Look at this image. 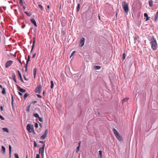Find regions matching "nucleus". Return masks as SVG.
Wrapping results in <instances>:
<instances>
[{
    "instance_id": "f257e3e1",
    "label": "nucleus",
    "mask_w": 158,
    "mask_h": 158,
    "mask_svg": "<svg viewBox=\"0 0 158 158\" xmlns=\"http://www.w3.org/2000/svg\"><path fill=\"white\" fill-rule=\"evenodd\" d=\"M150 43L151 45L152 49L153 50H155L157 49V44L155 38H154V36L152 35L151 37L150 40Z\"/></svg>"
},
{
    "instance_id": "f03ea898",
    "label": "nucleus",
    "mask_w": 158,
    "mask_h": 158,
    "mask_svg": "<svg viewBox=\"0 0 158 158\" xmlns=\"http://www.w3.org/2000/svg\"><path fill=\"white\" fill-rule=\"evenodd\" d=\"M122 7L123 10L126 13V14H127L128 12V4L125 1L123 2Z\"/></svg>"
},
{
    "instance_id": "7ed1b4c3",
    "label": "nucleus",
    "mask_w": 158,
    "mask_h": 158,
    "mask_svg": "<svg viewBox=\"0 0 158 158\" xmlns=\"http://www.w3.org/2000/svg\"><path fill=\"white\" fill-rule=\"evenodd\" d=\"M27 129L28 131L31 133L34 131L33 126L32 124H28L27 126Z\"/></svg>"
},
{
    "instance_id": "20e7f679",
    "label": "nucleus",
    "mask_w": 158,
    "mask_h": 158,
    "mask_svg": "<svg viewBox=\"0 0 158 158\" xmlns=\"http://www.w3.org/2000/svg\"><path fill=\"white\" fill-rule=\"evenodd\" d=\"M41 87L40 85H37L35 90V92L40 94L41 92Z\"/></svg>"
},
{
    "instance_id": "39448f33",
    "label": "nucleus",
    "mask_w": 158,
    "mask_h": 158,
    "mask_svg": "<svg viewBox=\"0 0 158 158\" xmlns=\"http://www.w3.org/2000/svg\"><path fill=\"white\" fill-rule=\"evenodd\" d=\"M48 133V130L46 129L45 130L44 133L40 137V139L43 140L45 139L47 137Z\"/></svg>"
},
{
    "instance_id": "423d86ee",
    "label": "nucleus",
    "mask_w": 158,
    "mask_h": 158,
    "mask_svg": "<svg viewBox=\"0 0 158 158\" xmlns=\"http://www.w3.org/2000/svg\"><path fill=\"white\" fill-rule=\"evenodd\" d=\"M85 41V39L84 37H82L81 39L79 46L80 47H82L84 44Z\"/></svg>"
},
{
    "instance_id": "0eeeda50",
    "label": "nucleus",
    "mask_w": 158,
    "mask_h": 158,
    "mask_svg": "<svg viewBox=\"0 0 158 158\" xmlns=\"http://www.w3.org/2000/svg\"><path fill=\"white\" fill-rule=\"evenodd\" d=\"M13 61L11 60H9L7 61L5 64V67L6 68H8L13 63Z\"/></svg>"
},
{
    "instance_id": "6e6552de",
    "label": "nucleus",
    "mask_w": 158,
    "mask_h": 158,
    "mask_svg": "<svg viewBox=\"0 0 158 158\" xmlns=\"http://www.w3.org/2000/svg\"><path fill=\"white\" fill-rule=\"evenodd\" d=\"M17 88L19 89V90L22 93H24L26 91L25 89L21 88V87L19 86L18 85H16Z\"/></svg>"
},
{
    "instance_id": "1a4fd4ad",
    "label": "nucleus",
    "mask_w": 158,
    "mask_h": 158,
    "mask_svg": "<svg viewBox=\"0 0 158 158\" xmlns=\"http://www.w3.org/2000/svg\"><path fill=\"white\" fill-rule=\"evenodd\" d=\"M17 72H18V77H19V79L23 83L24 82V81H23V78H22V76H21V74L20 72V71H19V70H18L17 71Z\"/></svg>"
},
{
    "instance_id": "9d476101",
    "label": "nucleus",
    "mask_w": 158,
    "mask_h": 158,
    "mask_svg": "<svg viewBox=\"0 0 158 158\" xmlns=\"http://www.w3.org/2000/svg\"><path fill=\"white\" fill-rule=\"evenodd\" d=\"M116 138L118 139V140L119 141H122L123 140V138L121 137V136L118 134H117V135H115Z\"/></svg>"
},
{
    "instance_id": "9b49d317",
    "label": "nucleus",
    "mask_w": 158,
    "mask_h": 158,
    "mask_svg": "<svg viewBox=\"0 0 158 158\" xmlns=\"http://www.w3.org/2000/svg\"><path fill=\"white\" fill-rule=\"evenodd\" d=\"M30 21H31V23L33 24H34V26L35 27H37V24H36V22L35 20V19H33V18L31 19H30Z\"/></svg>"
},
{
    "instance_id": "f8f14e48",
    "label": "nucleus",
    "mask_w": 158,
    "mask_h": 158,
    "mask_svg": "<svg viewBox=\"0 0 158 158\" xmlns=\"http://www.w3.org/2000/svg\"><path fill=\"white\" fill-rule=\"evenodd\" d=\"M12 76L13 78L14 81L16 83H17V81L16 79V76L14 73H13L12 75Z\"/></svg>"
},
{
    "instance_id": "ddd939ff",
    "label": "nucleus",
    "mask_w": 158,
    "mask_h": 158,
    "mask_svg": "<svg viewBox=\"0 0 158 158\" xmlns=\"http://www.w3.org/2000/svg\"><path fill=\"white\" fill-rule=\"evenodd\" d=\"M9 154L10 156V157H11V147L10 145H9Z\"/></svg>"
},
{
    "instance_id": "4468645a",
    "label": "nucleus",
    "mask_w": 158,
    "mask_h": 158,
    "mask_svg": "<svg viewBox=\"0 0 158 158\" xmlns=\"http://www.w3.org/2000/svg\"><path fill=\"white\" fill-rule=\"evenodd\" d=\"M2 152H3V154H4L6 151L5 148L3 146H2Z\"/></svg>"
},
{
    "instance_id": "2eb2a0df",
    "label": "nucleus",
    "mask_w": 158,
    "mask_h": 158,
    "mask_svg": "<svg viewBox=\"0 0 158 158\" xmlns=\"http://www.w3.org/2000/svg\"><path fill=\"white\" fill-rule=\"evenodd\" d=\"M36 70H37V69L36 68H35L34 69H33V71H34L33 75H34V78H35L36 74Z\"/></svg>"
},
{
    "instance_id": "dca6fc26",
    "label": "nucleus",
    "mask_w": 158,
    "mask_h": 158,
    "mask_svg": "<svg viewBox=\"0 0 158 158\" xmlns=\"http://www.w3.org/2000/svg\"><path fill=\"white\" fill-rule=\"evenodd\" d=\"M144 16L145 17H146V21H148L149 19V18L148 17V14L146 13H145L144 14Z\"/></svg>"
},
{
    "instance_id": "f3484780",
    "label": "nucleus",
    "mask_w": 158,
    "mask_h": 158,
    "mask_svg": "<svg viewBox=\"0 0 158 158\" xmlns=\"http://www.w3.org/2000/svg\"><path fill=\"white\" fill-rule=\"evenodd\" d=\"M113 131L115 135H117V134H118V132L117 131V130L115 129V128H113Z\"/></svg>"
},
{
    "instance_id": "a211bd4d",
    "label": "nucleus",
    "mask_w": 158,
    "mask_h": 158,
    "mask_svg": "<svg viewBox=\"0 0 158 158\" xmlns=\"http://www.w3.org/2000/svg\"><path fill=\"white\" fill-rule=\"evenodd\" d=\"M44 149L43 148H39V153H41V154L44 153Z\"/></svg>"
},
{
    "instance_id": "6ab92c4d",
    "label": "nucleus",
    "mask_w": 158,
    "mask_h": 158,
    "mask_svg": "<svg viewBox=\"0 0 158 158\" xmlns=\"http://www.w3.org/2000/svg\"><path fill=\"white\" fill-rule=\"evenodd\" d=\"M94 69L96 70H98L100 69L101 68V66L97 65L94 66Z\"/></svg>"
},
{
    "instance_id": "aec40b11",
    "label": "nucleus",
    "mask_w": 158,
    "mask_h": 158,
    "mask_svg": "<svg viewBox=\"0 0 158 158\" xmlns=\"http://www.w3.org/2000/svg\"><path fill=\"white\" fill-rule=\"evenodd\" d=\"M13 103H14V99L13 96L12 95H11V106L12 107V108L14 109V105H13Z\"/></svg>"
},
{
    "instance_id": "412c9836",
    "label": "nucleus",
    "mask_w": 158,
    "mask_h": 158,
    "mask_svg": "<svg viewBox=\"0 0 158 158\" xmlns=\"http://www.w3.org/2000/svg\"><path fill=\"white\" fill-rule=\"evenodd\" d=\"M149 4L150 7H152L153 6V1L152 0L149 1Z\"/></svg>"
},
{
    "instance_id": "4be33fe9",
    "label": "nucleus",
    "mask_w": 158,
    "mask_h": 158,
    "mask_svg": "<svg viewBox=\"0 0 158 158\" xmlns=\"http://www.w3.org/2000/svg\"><path fill=\"white\" fill-rule=\"evenodd\" d=\"M2 130L4 132H6L7 133L9 132L8 129L6 128H3Z\"/></svg>"
},
{
    "instance_id": "5701e85b",
    "label": "nucleus",
    "mask_w": 158,
    "mask_h": 158,
    "mask_svg": "<svg viewBox=\"0 0 158 158\" xmlns=\"http://www.w3.org/2000/svg\"><path fill=\"white\" fill-rule=\"evenodd\" d=\"M139 36L136 34H135L134 36V39L135 41L137 40Z\"/></svg>"
},
{
    "instance_id": "b1692460",
    "label": "nucleus",
    "mask_w": 158,
    "mask_h": 158,
    "mask_svg": "<svg viewBox=\"0 0 158 158\" xmlns=\"http://www.w3.org/2000/svg\"><path fill=\"white\" fill-rule=\"evenodd\" d=\"M2 89V93L4 95L6 94V91L5 88H4L3 89Z\"/></svg>"
},
{
    "instance_id": "393cba45",
    "label": "nucleus",
    "mask_w": 158,
    "mask_h": 158,
    "mask_svg": "<svg viewBox=\"0 0 158 158\" xmlns=\"http://www.w3.org/2000/svg\"><path fill=\"white\" fill-rule=\"evenodd\" d=\"M80 5L79 3H78L77 7V12L79 10Z\"/></svg>"
},
{
    "instance_id": "a878e982",
    "label": "nucleus",
    "mask_w": 158,
    "mask_h": 158,
    "mask_svg": "<svg viewBox=\"0 0 158 158\" xmlns=\"http://www.w3.org/2000/svg\"><path fill=\"white\" fill-rule=\"evenodd\" d=\"M29 94L27 93H25L24 96L23 98L24 99H25L27 97L29 96Z\"/></svg>"
},
{
    "instance_id": "bb28decb",
    "label": "nucleus",
    "mask_w": 158,
    "mask_h": 158,
    "mask_svg": "<svg viewBox=\"0 0 158 158\" xmlns=\"http://www.w3.org/2000/svg\"><path fill=\"white\" fill-rule=\"evenodd\" d=\"M30 56L29 55L28 57V59L27 60V61H26V64L27 65H28V63L29 61L30 60Z\"/></svg>"
},
{
    "instance_id": "cd10ccee",
    "label": "nucleus",
    "mask_w": 158,
    "mask_h": 158,
    "mask_svg": "<svg viewBox=\"0 0 158 158\" xmlns=\"http://www.w3.org/2000/svg\"><path fill=\"white\" fill-rule=\"evenodd\" d=\"M33 115L34 116L35 118H38L39 117V115L38 113L34 114H33Z\"/></svg>"
},
{
    "instance_id": "c85d7f7f",
    "label": "nucleus",
    "mask_w": 158,
    "mask_h": 158,
    "mask_svg": "<svg viewBox=\"0 0 158 158\" xmlns=\"http://www.w3.org/2000/svg\"><path fill=\"white\" fill-rule=\"evenodd\" d=\"M51 88L52 89L53 88V86H54L53 82L52 81H51Z\"/></svg>"
},
{
    "instance_id": "c756f323",
    "label": "nucleus",
    "mask_w": 158,
    "mask_h": 158,
    "mask_svg": "<svg viewBox=\"0 0 158 158\" xmlns=\"http://www.w3.org/2000/svg\"><path fill=\"white\" fill-rule=\"evenodd\" d=\"M129 99V98H124L123 100V102H125L127 101Z\"/></svg>"
},
{
    "instance_id": "7c9ffc66",
    "label": "nucleus",
    "mask_w": 158,
    "mask_h": 158,
    "mask_svg": "<svg viewBox=\"0 0 158 158\" xmlns=\"http://www.w3.org/2000/svg\"><path fill=\"white\" fill-rule=\"evenodd\" d=\"M158 18V15L156 14V15L155 16V18H154L155 22L156 21Z\"/></svg>"
},
{
    "instance_id": "2f4dec72",
    "label": "nucleus",
    "mask_w": 158,
    "mask_h": 158,
    "mask_svg": "<svg viewBox=\"0 0 158 158\" xmlns=\"http://www.w3.org/2000/svg\"><path fill=\"white\" fill-rule=\"evenodd\" d=\"M99 154L100 155V157L101 158H102V151L101 150H100L98 152Z\"/></svg>"
},
{
    "instance_id": "473e14b6",
    "label": "nucleus",
    "mask_w": 158,
    "mask_h": 158,
    "mask_svg": "<svg viewBox=\"0 0 158 158\" xmlns=\"http://www.w3.org/2000/svg\"><path fill=\"white\" fill-rule=\"evenodd\" d=\"M79 148H80V146L79 145L78 146H77L76 148V152L77 153H78L79 152Z\"/></svg>"
},
{
    "instance_id": "72a5a7b5",
    "label": "nucleus",
    "mask_w": 158,
    "mask_h": 158,
    "mask_svg": "<svg viewBox=\"0 0 158 158\" xmlns=\"http://www.w3.org/2000/svg\"><path fill=\"white\" fill-rule=\"evenodd\" d=\"M38 7L39 8H40L42 11L43 10V6L40 4H39Z\"/></svg>"
},
{
    "instance_id": "f704fd0d",
    "label": "nucleus",
    "mask_w": 158,
    "mask_h": 158,
    "mask_svg": "<svg viewBox=\"0 0 158 158\" xmlns=\"http://www.w3.org/2000/svg\"><path fill=\"white\" fill-rule=\"evenodd\" d=\"M35 43V40H34L33 41V44H32V50H33V49L34 48Z\"/></svg>"
},
{
    "instance_id": "c9c22d12",
    "label": "nucleus",
    "mask_w": 158,
    "mask_h": 158,
    "mask_svg": "<svg viewBox=\"0 0 158 158\" xmlns=\"http://www.w3.org/2000/svg\"><path fill=\"white\" fill-rule=\"evenodd\" d=\"M126 57V56L125 53H124L123 54V57L122 59L123 60H124L125 59Z\"/></svg>"
},
{
    "instance_id": "e433bc0d",
    "label": "nucleus",
    "mask_w": 158,
    "mask_h": 158,
    "mask_svg": "<svg viewBox=\"0 0 158 158\" xmlns=\"http://www.w3.org/2000/svg\"><path fill=\"white\" fill-rule=\"evenodd\" d=\"M30 105H29L27 106V111L28 112H29L30 111Z\"/></svg>"
},
{
    "instance_id": "4c0bfd02",
    "label": "nucleus",
    "mask_w": 158,
    "mask_h": 158,
    "mask_svg": "<svg viewBox=\"0 0 158 158\" xmlns=\"http://www.w3.org/2000/svg\"><path fill=\"white\" fill-rule=\"evenodd\" d=\"M15 158H19V156L18 154L17 153L14 154Z\"/></svg>"
},
{
    "instance_id": "58836bf2",
    "label": "nucleus",
    "mask_w": 158,
    "mask_h": 158,
    "mask_svg": "<svg viewBox=\"0 0 158 158\" xmlns=\"http://www.w3.org/2000/svg\"><path fill=\"white\" fill-rule=\"evenodd\" d=\"M24 13L27 15L28 16H30L31 15V14L27 12H24Z\"/></svg>"
},
{
    "instance_id": "ea45409f",
    "label": "nucleus",
    "mask_w": 158,
    "mask_h": 158,
    "mask_svg": "<svg viewBox=\"0 0 158 158\" xmlns=\"http://www.w3.org/2000/svg\"><path fill=\"white\" fill-rule=\"evenodd\" d=\"M38 119H39V120L41 122H42L43 121V119L42 118L40 117H39L38 118Z\"/></svg>"
},
{
    "instance_id": "a19ab883",
    "label": "nucleus",
    "mask_w": 158,
    "mask_h": 158,
    "mask_svg": "<svg viewBox=\"0 0 158 158\" xmlns=\"http://www.w3.org/2000/svg\"><path fill=\"white\" fill-rule=\"evenodd\" d=\"M19 3L21 5H23V0H19Z\"/></svg>"
},
{
    "instance_id": "79ce46f5",
    "label": "nucleus",
    "mask_w": 158,
    "mask_h": 158,
    "mask_svg": "<svg viewBox=\"0 0 158 158\" xmlns=\"http://www.w3.org/2000/svg\"><path fill=\"white\" fill-rule=\"evenodd\" d=\"M76 52L75 51H73L72 52V53L71 54V56H70V58H71Z\"/></svg>"
},
{
    "instance_id": "37998d69",
    "label": "nucleus",
    "mask_w": 158,
    "mask_h": 158,
    "mask_svg": "<svg viewBox=\"0 0 158 158\" xmlns=\"http://www.w3.org/2000/svg\"><path fill=\"white\" fill-rule=\"evenodd\" d=\"M0 118L2 120H5L4 118L2 117V116L0 115Z\"/></svg>"
},
{
    "instance_id": "c03bdc74",
    "label": "nucleus",
    "mask_w": 158,
    "mask_h": 158,
    "mask_svg": "<svg viewBox=\"0 0 158 158\" xmlns=\"http://www.w3.org/2000/svg\"><path fill=\"white\" fill-rule=\"evenodd\" d=\"M37 146V144L35 142V141H34V147H36Z\"/></svg>"
},
{
    "instance_id": "a18cd8bd",
    "label": "nucleus",
    "mask_w": 158,
    "mask_h": 158,
    "mask_svg": "<svg viewBox=\"0 0 158 158\" xmlns=\"http://www.w3.org/2000/svg\"><path fill=\"white\" fill-rule=\"evenodd\" d=\"M45 146V144L44 143V144L42 145V147L41 148H43V149H44Z\"/></svg>"
},
{
    "instance_id": "49530a36",
    "label": "nucleus",
    "mask_w": 158,
    "mask_h": 158,
    "mask_svg": "<svg viewBox=\"0 0 158 158\" xmlns=\"http://www.w3.org/2000/svg\"><path fill=\"white\" fill-rule=\"evenodd\" d=\"M36 158H40V155L39 154H37L36 156Z\"/></svg>"
},
{
    "instance_id": "de8ad7c7",
    "label": "nucleus",
    "mask_w": 158,
    "mask_h": 158,
    "mask_svg": "<svg viewBox=\"0 0 158 158\" xmlns=\"http://www.w3.org/2000/svg\"><path fill=\"white\" fill-rule=\"evenodd\" d=\"M35 127L36 128H37L38 127V124L37 123H35Z\"/></svg>"
},
{
    "instance_id": "09e8293b",
    "label": "nucleus",
    "mask_w": 158,
    "mask_h": 158,
    "mask_svg": "<svg viewBox=\"0 0 158 158\" xmlns=\"http://www.w3.org/2000/svg\"><path fill=\"white\" fill-rule=\"evenodd\" d=\"M37 101H33L31 102V103H33V104H35V103H37Z\"/></svg>"
},
{
    "instance_id": "8fccbe9b",
    "label": "nucleus",
    "mask_w": 158,
    "mask_h": 158,
    "mask_svg": "<svg viewBox=\"0 0 158 158\" xmlns=\"http://www.w3.org/2000/svg\"><path fill=\"white\" fill-rule=\"evenodd\" d=\"M37 97L38 98H42V97L41 95H39V94H37Z\"/></svg>"
},
{
    "instance_id": "3c124183",
    "label": "nucleus",
    "mask_w": 158,
    "mask_h": 158,
    "mask_svg": "<svg viewBox=\"0 0 158 158\" xmlns=\"http://www.w3.org/2000/svg\"><path fill=\"white\" fill-rule=\"evenodd\" d=\"M23 77H24V79H25V80H26V81H28V79H27V78H26V77H25L24 75V76H23Z\"/></svg>"
},
{
    "instance_id": "603ef678",
    "label": "nucleus",
    "mask_w": 158,
    "mask_h": 158,
    "mask_svg": "<svg viewBox=\"0 0 158 158\" xmlns=\"http://www.w3.org/2000/svg\"><path fill=\"white\" fill-rule=\"evenodd\" d=\"M35 55H36V53H35V54H33L32 57V58H34L35 56Z\"/></svg>"
},
{
    "instance_id": "864d4df0",
    "label": "nucleus",
    "mask_w": 158,
    "mask_h": 158,
    "mask_svg": "<svg viewBox=\"0 0 158 158\" xmlns=\"http://www.w3.org/2000/svg\"><path fill=\"white\" fill-rule=\"evenodd\" d=\"M22 6H23V9L24 10H25L26 9V6L23 5H23H21Z\"/></svg>"
},
{
    "instance_id": "5fc2aeb1",
    "label": "nucleus",
    "mask_w": 158,
    "mask_h": 158,
    "mask_svg": "<svg viewBox=\"0 0 158 158\" xmlns=\"http://www.w3.org/2000/svg\"><path fill=\"white\" fill-rule=\"evenodd\" d=\"M27 65L26 64V66L25 67V71H26V72H27Z\"/></svg>"
},
{
    "instance_id": "6e6d98bb",
    "label": "nucleus",
    "mask_w": 158,
    "mask_h": 158,
    "mask_svg": "<svg viewBox=\"0 0 158 158\" xmlns=\"http://www.w3.org/2000/svg\"><path fill=\"white\" fill-rule=\"evenodd\" d=\"M0 109L1 111H2L3 110V108L2 106H0Z\"/></svg>"
},
{
    "instance_id": "4d7b16f0",
    "label": "nucleus",
    "mask_w": 158,
    "mask_h": 158,
    "mask_svg": "<svg viewBox=\"0 0 158 158\" xmlns=\"http://www.w3.org/2000/svg\"><path fill=\"white\" fill-rule=\"evenodd\" d=\"M39 142L40 143H44V141H39Z\"/></svg>"
},
{
    "instance_id": "13d9d810",
    "label": "nucleus",
    "mask_w": 158,
    "mask_h": 158,
    "mask_svg": "<svg viewBox=\"0 0 158 158\" xmlns=\"http://www.w3.org/2000/svg\"><path fill=\"white\" fill-rule=\"evenodd\" d=\"M19 94L20 96H22L23 95L20 92H19Z\"/></svg>"
},
{
    "instance_id": "bf43d9fd",
    "label": "nucleus",
    "mask_w": 158,
    "mask_h": 158,
    "mask_svg": "<svg viewBox=\"0 0 158 158\" xmlns=\"http://www.w3.org/2000/svg\"><path fill=\"white\" fill-rule=\"evenodd\" d=\"M39 126H40L41 128H42V124H41V123H39Z\"/></svg>"
},
{
    "instance_id": "052dcab7",
    "label": "nucleus",
    "mask_w": 158,
    "mask_h": 158,
    "mask_svg": "<svg viewBox=\"0 0 158 158\" xmlns=\"http://www.w3.org/2000/svg\"><path fill=\"white\" fill-rule=\"evenodd\" d=\"M0 88H1L2 89L4 88L3 87H2V86L1 85H0Z\"/></svg>"
},
{
    "instance_id": "680f3d73",
    "label": "nucleus",
    "mask_w": 158,
    "mask_h": 158,
    "mask_svg": "<svg viewBox=\"0 0 158 158\" xmlns=\"http://www.w3.org/2000/svg\"><path fill=\"white\" fill-rule=\"evenodd\" d=\"M19 60V62L20 63L21 65H22V64L21 60Z\"/></svg>"
},
{
    "instance_id": "e2e57ef3",
    "label": "nucleus",
    "mask_w": 158,
    "mask_h": 158,
    "mask_svg": "<svg viewBox=\"0 0 158 158\" xmlns=\"http://www.w3.org/2000/svg\"><path fill=\"white\" fill-rule=\"evenodd\" d=\"M25 27V25L24 26H22V27L23 28Z\"/></svg>"
},
{
    "instance_id": "0e129e2a",
    "label": "nucleus",
    "mask_w": 158,
    "mask_h": 158,
    "mask_svg": "<svg viewBox=\"0 0 158 158\" xmlns=\"http://www.w3.org/2000/svg\"><path fill=\"white\" fill-rule=\"evenodd\" d=\"M3 9H4V10H6V7H3Z\"/></svg>"
},
{
    "instance_id": "69168bd1",
    "label": "nucleus",
    "mask_w": 158,
    "mask_h": 158,
    "mask_svg": "<svg viewBox=\"0 0 158 158\" xmlns=\"http://www.w3.org/2000/svg\"><path fill=\"white\" fill-rule=\"evenodd\" d=\"M47 8H48V9H49V8H50V6H49V5H48V6H47Z\"/></svg>"
},
{
    "instance_id": "338daca9",
    "label": "nucleus",
    "mask_w": 158,
    "mask_h": 158,
    "mask_svg": "<svg viewBox=\"0 0 158 158\" xmlns=\"http://www.w3.org/2000/svg\"><path fill=\"white\" fill-rule=\"evenodd\" d=\"M43 154L44 153L41 154V156H42V157H43V156H44Z\"/></svg>"
},
{
    "instance_id": "774afa93",
    "label": "nucleus",
    "mask_w": 158,
    "mask_h": 158,
    "mask_svg": "<svg viewBox=\"0 0 158 158\" xmlns=\"http://www.w3.org/2000/svg\"><path fill=\"white\" fill-rule=\"evenodd\" d=\"M156 14H158V11H157V12L156 13Z\"/></svg>"
}]
</instances>
